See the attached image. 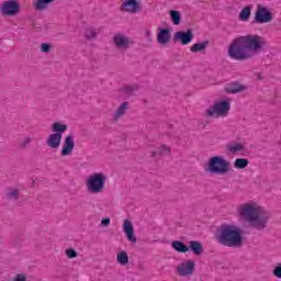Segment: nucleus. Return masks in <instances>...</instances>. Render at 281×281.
Here are the masks:
<instances>
[{
	"label": "nucleus",
	"instance_id": "obj_1",
	"mask_svg": "<svg viewBox=\"0 0 281 281\" xmlns=\"http://www.w3.org/2000/svg\"><path fill=\"white\" fill-rule=\"evenodd\" d=\"M267 45L265 37L258 34H248L236 37L228 46L227 54L233 60H251Z\"/></svg>",
	"mask_w": 281,
	"mask_h": 281
},
{
	"label": "nucleus",
	"instance_id": "obj_2",
	"mask_svg": "<svg viewBox=\"0 0 281 281\" xmlns=\"http://www.w3.org/2000/svg\"><path fill=\"white\" fill-rule=\"evenodd\" d=\"M238 212L243 218L250 223V227L256 229V232H265L269 225V221H271V213L256 204H241L238 207Z\"/></svg>",
	"mask_w": 281,
	"mask_h": 281
},
{
	"label": "nucleus",
	"instance_id": "obj_3",
	"mask_svg": "<svg viewBox=\"0 0 281 281\" xmlns=\"http://www.w3.org/2000/svg\"><path fill=\"white\" fill-rule=\"evenodd\" d=\"M215 239L224 247H243V231L236 225L222 224L215 232Z\"/></svg>",
	"mask_w": 281,
	"mask_h": 281
},
{
	"label": "nucleus",
	"instance_id": "obj_4",
	"mask_svg": "<svg viewBox=\"0 0 281 281\" xmlns=\"http://www.w3.org/2000/svg\"><path fill=\"white\" fill-rule=\"evenodd\" d=\"M231 168L232 165L223 156H213L207 162V170L211 175H227Z\"/></svg>",
	"mask_w": 281,
	"mask_h": 281
},
{
	"label": "nucleus",
	"instance_id": "obj_5",
	"mask_svg": "<svg viewBox=\"0 0 281 281\" xmlns=\"http://www.w3.org/2000/svg\"><path fill=\"white\" fill-rule=\"evenodd\" d=\"M105 183L106 175H104L103 172H95L88 178L86 187L88 188L89 192L98 194L102 192V190H104Z\"/></svg>",
	"mask_w": 281,
	"mask_h": 281
},
{
	"label": "nucleus",
	"instance_id": "obj_6",
	"mask_svg": "<svg viewBox=\"0 0 281 281\" xmlns=\"http://www.w3.org/2000/svg\"><path fill=\"white\" fill-rule=\"evenodd\" d=\"M231 104L229 101L224 100L221 102L214 103L212 106L206 109V117H225L229 113Z\"/></svg>",
	"mask_w": 281,
	"mask_h": 281
},
{
	"label": "nucleus",
	"instance_id": "obj_7",
	"mask_svg": "<svg viewBox=\"0 0 281 281\" xmlns=\"http://www.w3.org/2000/svg\"><path fill=\"white\" fill-rule=\"evenodd\" d=\"M271 21H273V13L267 7L258 4L252 23L265 25V23H271Z\"/></svg>",
	"mask_w": 281,
	"mask_h": 281
},
{
	"label": "nucleus",
	"instance_id": "obj_8",
	"mask_svg": "<svg viewBox=\"0 0 281 281\" xmlns=\"http://www.w3.org/2000/svg\"><path fill=\"white\" fill-rule=\"evenodd\" d=\"M0 12L3 16H14L21 12V5L16 0L4 1L0 5Z\"/></svg>",
	"mask_w": 281,
	"mask_h": 281
},
{
	"label": "nucleus",
	"instance_id": "obj_9",
	"mask_svg": "<svg viewBox=\"0 0 281 281\" xmlns=\"http://www.w3.org/2000/svg\"><path fill=\"white\" fill-rule=\"evenodd\" d=\"M113 43L116 49H128L131 45H135V42L131 37L125 36L124 34H116L113 36Z\"/></svg>",
	"mask_w": 281,
	"mask_h": 281
},
{
	"label": "nucleus",
	"instance_id": "obj_10",
	"mask_svg": "<svg viewBox=\"0 0 281 281\" xmlns=\"http://www.w3.org/2000/svg\"><path fill=\"white\" fill-rule=\"evenodd\" d=\"M194 261L186 260L184 262L178 266V276H180L181 278H188V276H192V273H194Z\"/></svg>",
	"mask_w": 281,
	"mask_h": 281
},
{
	"label": "nucleus",
	"instance_id": "obj_11",
	"mask_svg": "<svg viewBox=\"0 0 281 281\" xmlns=\"http://www.w3.org/2000/svg\"><path fill=\"white\" fill-rule=\"evenodd\" d=\"M194 38V33H192V30L186 31H178L173 34V41L178 43H181V45H189V43H192V40Z\"/></svg>",
	"mask_w": 281,
	"mask_h": 281
},
{
	"label": "nucleus",
	"instance_id": "obj_12",
	"mask_svg": "<svg viewBox=\"0 0 281 281\" xmlns=\"http://www.w3.org/2000/svg\"><path fill=\"white\" fill-rule=\"evenodd\" d=\"M76 147V143L74 142V136L68 135L65 137L64 146L61 148V157H68L74 153V148Z\"/></svg>",
	"mask_w": 281,
	"mask_h": 281
},
{
	"label": "nucleus",
	"instance_id": "obj_13",
	"mask_svg": "<svg viewBox=\"0 0 281 281\" xmlns=\"http://www.w3.org/2000/svg\"><path fill=\"white\" fill-rule=\"evenodd\" d=\"M123 232H125V236H127V240H130V243H137V237L135 236V228H133V223L130 220H125L123 222Z\"/></svg>",
	"mask_w": 281,
	"mask_h": 281
},
{
	"label": "nucleus",
	"instance_id": "obj_14",
	"mask_svg": "<svg viewBox=\"0 0 281 281\" xmlns=\"http://www.w3.org/2000/svg\"><path fill=\"white\" fill-rule=\"evenodd\" d=\"M121 8H124L125 12H131L135 14V12H139V2L137 0H126L122 3Z\"/></svg>",
	"mask_w": 281,
	"mask_h": 281
},
{
	"label": "nucleus",
	"instance_id": "obj_15",
	"mask_svg": "<svg viewBox=\"0 0 281 281\" xmlns=\"http://www.w3.org/2000/svg\"><path fill=\"white\" fill-rule=\"evenodd\" d=\"M157 41L160 45H168L170 43V29H160Z\"/></svg>",
	"mask_w": 281,
	"mask_h": 281
},
{
	"label": "nucleus",
	"instance_id": "obj_16",
	"mask_svg": "<svg viewBox=\"0 0 281 281\" xmlns=\"http://www.w3.org/2000/svg\"><path fill=\"white\" fill-rule=\"evenodd\" d=\"M246 89L247 87L239 85L238 82H232L224 88V91L225 93H240Z\"/></svg>",
	"mask_w": 281,
	"mask_h": 281
},
{
	"label": "nucleus",
	"instance_id": "obj_17",
	"mask_svg": "<svg viewBox=\"0 0 281 281\" xmlns=\"http://www.w3.org/2000/svg\"><path fill=\"white\" fill-rule=\"evenodd\" d=\"M61 140H63V135L50 134L47 138V146L49 148H58V146H60Z\"/></svg>",
	"mask_w": 281,
	"mask_h": 281
},
{
	"label": "nucleus",
	"instance_id": "obj_18",
	"mask_svg": "<svg viewBox=\"0 0 281 281\" xmlns=\"http://www.w3.org/2000/svg\"><path fill=\"white\" fill-rule=\"evenodd\" d=\"M172 249L178 251V254H188L190 251V247H188L183 241L175 240L171 243Z\"/></svg>",
	"mask_w": 281,
	"mask_h": 281
},
{
	"label": "nucleus",
	"instance_id": "obj_19",
	"mask_svg": "<svg viewBox=\"0 0 281 281\" xmlns=\"http://www.w3.org/2000/svg\"><path fill=\"white\" fill-rule=\"evenodd\" d=\"M251 10H254V5L251 4L244 7L239 12V21H249V18L251 16Z\"/></svg>",
	"mask_w": 281,
	"mask_h": 281
},
{
	"label": "nucleus",
	"instance_id": "obj_20",
	"mask_svg": "<svg viewBox=\"0 0 281 281\" xmlns=\"http://www.w3.org/2000/svg\"><path fill=\"white\" fill-rule=\"evenodd\" d=\"M126 111H128V102H123L116 110L113 115L114 122H117L122 115H125Z\"/></svg>",
	"mask_w": 281,
	"mask_h": 281
},
{
	"label": "nucleus",
	"instance_id": "obj_21",
	"mask_svg": "<svg viewBox=\"0 0 281 281\" xmlns=\"http://www.w3.org/2000/svg\"><path fill=\"white\" fill-rule=\"evenodd\" d=\"M189 247L195 256H201V254H203V245L200 241L191 240Z\"/></svg>",
	"mask_w": 281,
	"mask_h": 281
},
{
	"label": "nucleus",
	"instance_id": "obj_22",
	"mask_svg": "<svg viewBox=\"0 0 281 281\" xmlns=\"http://www.w3.org/2000/svg\"><path fill=\"white\" fill-rule=\"evenodd\" d=\"M207 45H210V41L195 43L190 47V52H192L193 54H198V52H205V49H207Z\"/></svg>",
	"mask_w": 281,
	"mask_h": 281
},
{
	"label": "nucleus",
	"instance_id": "obj_23",
	"mask_svg": "<svg viewBox=\"0 0 281 281\" xmlns=\"http://www.w3.org/2000/svg\"><path fill=\"white\" fill-rule=\"evenodd\" d=\"M55 0H35L34 8L42 12V10H47L50 3H54Z\"/></svg>",
	"mask_w": 281,
	"mask_h": 281
},
{
	"label": "nucleus",
	"instance_id": "obj_24",
	"mask_svg": "<svg viewBox=\"0 0 281 281\" xmlns=\"http://www.w3.org/2000/svg\"><path fill=\"white\" fill-rule=\"evenodd\" d=\"M52 131L55 135H63L67 131V124L55 122L52 124Z\"/></svg>",
	"mask_w": 281,
	"mask_h": 281
},
{
	"label": "nucleus",
	"instance_id": "obj_25",
	"mask_svg": "<svg viewBox=\"0 0 281 281\" xmlns=\"http://www.w3.org/2000/svg\"><path fill=\"white\" fill-rule=\"evenodd\" d=\"M162 155H170V147L161 145L157 150L151 151V157H158V159H161Z\"/></svg>",
	"mask_w": 281,
	"mask_h": 281
},
{
	"label": "nucleus",
	"instance_id": "obj_26",
	"mask_svg": "<svg viewBox=\"0 0 281 281\" xmlns=\"http://www.w3.org/2000/svg\"><path fill=\"white\" fill-rule=\"evenodd\" d=\"M20 196H21V193L19 192V189L8 188L7 199L9 201H19Z\"/></svg>",
	"mask_w": 281,
	"mask_h": 281
},
{
	"label": "nucleus",
	"instance_id": "obj_27",
	"mask_svg": "<svg viewBox=\"0 0 281 281\" xmlns=\"http://www.w3.org/2000/svg\"><path fill=\"white\" fill-rule=\"evenodd\" d=\"M116 260L119 265H122V267H126L128 265V254L126 251H121L116 255Z\"/></svg>",
	"mask_w": 281,
	"mask_h": 281
},
{
	"label": "nucleus",
	"instance_id": "obj_28",
	"mask_svg": "<svg viewBox=\"0 0 281 281\" xmlns=\"http://www.w3.org/2000/svg\"><path fill=\"white\" fill-rule=\"evenodd\" d=\"M249 166V160L247 158H237L234 162V167L237 168V170H243Z\"/></svg>",
	"mask_w": 281,
	"mask_h": 281
},
{
	"label": "nucleus",
	"instance_id": "obj_29",
	"mask_svg": "<svg viewBox=\"0 0 281 281\" xmlns=\"http://www.w3.org/2000/svg\"><path fill=\"white\" fill-rule=\"evenodd\" d=\"M169 14L171 16V22L173 23V25L181 24V13L179 11L171 10Z\"/></svg>",
	"mask_w": 281,
	"mask_h": 281
},
{
	"label": "nucleus",
	"instance_id": "obj_30",
	"mask_svg": "<svg viewBox=\"0 0 281 281\" xmlns=\"http://www.w3.org/2000/svg\"><path fill=\"white\" fill-rule=\"evenodd\" d=\"M122 91H124V93H126L127 95H135V93L139 91V88L137 86H124L122 88Z\"/></svg>",
	"mask_w": 281,
	"mask_h": 281
},
{
	"label": "nucleus",
	"instance_id": "obj_31",
	"mask_svg": "<svg viewBox=\"0 0 281 281\" xmlns=\"http://www.w3.org/2000/svg\"><path fill=\"white\" fill-rule=\"evenodd\" d=\"M227 150H229V153H240L245 150V146H243L240 143H236L233 145H227Z\"/></svg>",
	"mask_w": 281,
	"mask_h": 281
},
{
	"label": "nucleus",
	"instance_id": "obj_32",
	"mask_svg": "<svg viewBox=\"0 0 281 281\" xmlns=\"http://www.w3.org/2000/svg\"><path fill=\"white\" fill-rule=\"evenodd\" d=\"M95 36H98V33H95V31L93 29L86 30L85 38H87V41H91V40L95 38Z\"/></svg>",
	"mask_w": 281,
	"mask_h": 281
},
{
	"label": "nucleus",
	"instance_id": "obj_33",
	"mask_svg": "<svg viewBox=\"0 0 281 281\" xmlns=\"http://www.w3.org/2000/svg\"><path fill=\"white\" fill-rule=\"evenodd\" d=\"M32 144V138L30 136L24 137L23 140L20 142V148L22 150H25V148H27V146H30Z\"/></svg>",
	"mask_w": 281,
	"mask_h": 281
},
{
	"label": "nucleus",
	"instance_id": "obj_34",
	"mask_svg": "<svg viewBox=\"0 0 281 281\" xmlns=\"http://www.w3.org/2000/svg\"><path fill=\"white\" fill-rule=\"evenodd\" d=\"M272 276L281 280V263H277L272 270Z\"/></svg>",
	"mask_w": 281,
	"mask_h": 281
},
{
	"label": "nucleus",
	"instance_id": "obj_35",
	"mask_svg": "<svg viewBox=\"0 0 281 281\" xmlns=\"http://www.w3.org/2000/svg\"><path fill=\"white\" fill-rule=\"evenodd\" d=\"M41 52L43 54H49L52 52V44H49V43H42Z\"/></svg>",
	"mask_w": 281,
	"mask_h": 281
},
{
	"label": "nucleus",
	"instance_id": "obj_36",
	"mask_svg": "<svg viewBox=\"0 0 281 281\" xmlns=\"http://www.w3.org/2000/svg\"><path fill=\"white\" fill-rule=\"evenodd\" d=\"M66 256L67 258H78V251L74 248L66 249Z\"/></svg>",
	"mask_w": 281,
	"mask_h": 281
},
{
	"label": "nucleus",
	"instance_id": "obj_37",
	"mask_svg": "<svg viewBox=\"0 0 281 281\" xmlns=\"http://www.w3.org/2000/svg\"><path fill=\"white\" fill-rule=\"evenodd\" d=\"M101 225H103V227H109L111 225V218L105 217L101 221Z\"/></svg>",
	"mask_w": 281,
	"mask_h": 281
},
{
	"label": "nucleus",
	"instance_id": "obj_38",
	"mask_svg": "<svg viewBox=\"0 0 281 281\" xmlns=\"http://www.w3.org/2000/svg\"><path fill=\"white\" fill-rule=\"evenodd\" d=\"M257 79H258V80H262V75H260L259 72H257Z\"/></svg>",
	"mask_w": 281,
	"mask_h": 281
}]
</instances>
